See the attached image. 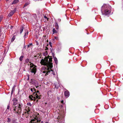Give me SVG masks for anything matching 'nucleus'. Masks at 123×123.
<instances>
[{"label": "nucleus", "instance_id": "22", "mask_svg": "<svg viewBox=\"0 0 123 123\" xmlns=\"http://www.w3.org/2000/svg\"><path fill=\"white\" fill-rule=\"evenodd\" d=\"M35 86L36 88H37L38 87V83L37 82H36L35 83Z\"/></svg>", "mask_w": 123, "mask_h": 123}, {"label": "nucleus", "instance_id": "16", "mask_svg": "<svg viewBox=\"0 0 123 123\" xmlns=\"http://www.w3.org/2000/svg\"><path fill=\"white\" fill-rule=\"evenodd\" d=\"M30 123H37L36 122V121H35V119L31 120L30 122Z\"/></svg>", "mask_w": 123, "mask_h": 123}, {"label": "nucleus", "instance_id": "39", "mask_svg": "<svg viewBox=\"0 0 123 123\" xmlns=\"http://www.w3.org/2000/svg\"><path fill=\"white\" fill-rule=\"evenodd\" d=\"M61 103L63 104H64V101L63 100H62L61 101Z\"/></svg>", "mask_w": 123, "mask_h": 123}, {"label": "nucleus", "instance_id": "5", "mask_svg": "<svg viewBox=\"0 0 123 123\" xmlns=\"http://www.w3.org/2000/svg\"><path fill=\"white\" fill-rule=\"evenodd\" d=\"M48 68V71L47 72L46 75L49 74V73L50 72H51V73L53 75H54L55 74L54 72L51 69V68L50 69Z\"/></svg>", "mask_w": 123, "mask_h": 123}, {"label": "nucleus", "instance_id": "15", "mask_svg": "<svg viewBox=\"0 0 123 123\" xmlns=\"http://www.w3.org/2000/svg\"><path fill=\"white\" fill-rule=\"evenodd\" d=\"M54 58L55 63L57 65L58 63V60L55 57H54Z\"/></svg>", "mask_w": 123, "mask_h": 123}, {"label": "nucleus", "instance_id": "34", "mask_svg": "<svg viewBox=\"0 0 123 123\" xmlns=\"http://www.w3.org/2000/svg\"><path fill=\"white\" fill-rule=\"evenodd\" d=\"M44 17L45 18H46L47 19V20H48V18H47V17H46V16H44Z\"/></svg>", "mask_w": 123, "mask_h": 123}, {"label": "nucleus", "instance_id": "23", "mask_svg": "<svg viewBox=\"0 0 123 123\" xmlns=\"http://www.w3.org/2000/svg\"><path fill=\"white\" fill-rule=\"evenodd\" d=\"M15 86H14L12 88V90L11 91V94H12V93L13 91H14V88L15 89ZM14 90H15V89H14Z\"/></svg>", "mask_w": 123, "mask_h": 123}, {"label": "nucleus", "instance_id": "30", "mask_svg": "<svg viewBox=\"0 0 123 123\" xmlns=\"http://www.w3.org/2000/svg\"><path fill=\"white\" fill-rule=\"evenodd\" d=\"M32 45V43H30L29 44V45H28L27 46V48H29L30 47V46H31Z\"/></svg>", "mask_w": 123, "mask_h": 123}, {"label": "nucleus", "instance_id": "29", "mask_svg": "<svg viewBox=\"0 0 123 123\" xmlns=\"http://www.w3.org/2000/svg\"><path fill=\"white\" fill-rule=\"evenodd\" d=\"M12 123H18L15 120H13L12 121Z\"/></svg>", "mask_w": 123, "mask_h": 123}, {"label": "nucleus", "instance_id": "48", "mask_svg": "<svg viewBox=\"0 0 123 123\" xmlns=\"http://www.w3.org/2000/svg\"><path fill=\"white\" fill-rule=\"evenodd\" d=\"M45 123H48V122H46Z\"/></svg>", "mask_w": 123, "mask_h": 123}, {"label": "nucleus", "instance_id": "18", "mask_svg": "<svg viewBox=\"0 0 123 123\" xmlns=\"http://www.w3.org/2000/svg\"><path fill=\"white\" fill-rule=\"evenodd\" d=\"M24 28V27L23 26H22L20 28V34H21L22 32L23 31V30Z\"/></svg>", "mask_w": 123, "mask_h": 123}, {"label": "nucleus", "instance_id": "50", "mask_svg": "<svg viewBox=\"0 0 123 123\" xmlns=\"http://www.w3.org/2000/svg\"><path fill=\"white\" fill-rule=\"evenodd\" d=\"M38 101V100H37V102Z\"/></svg>", "mask_w": 123, "mask_h": 123}, {"label": "nucleus", "instance_id": "9", "mask_svg": "<svg viewBox=\"0 0 123 123\" xmlns=\"http://www.w3.org/2000/svg\"><path fill=\"white\" fill-rule=\"evenodd\" d=\"M31 113L30 112V110L29 108V107L27 108V107L25 111V113L26 114H30Z\"/></svg>", "mask_w": 123, "mask_h": 123}, {"label": "nucleus", "instance_id": "11", "mask_svg": "<svg viewBox=\"0 0 123 123\" xmlns=\"http://www.w3.org/2000/svg\"><path fill=\"white\" fill-rule=\"evenodd\" d=\"M29 98L30 100H34V101L36 100V98L35 97H33L32 95H30L29 96Z\"/></svg>", "mask_w": 123, "mask_h": 123}, {"label": "nucleus", "instance_id": "10", "mask_svg": "<svg viewBox=\"0 0 123 123\" xmlns=\"http://www.w3.org/2000/svg\"><path fill=\"white\" fill-rule=\"evenodd\" d=\"M64 95L65 97H68L69 95V92L67 90L66 91L64 92Z\"/></svg>", "mask_w": 123, "mask_h": 123}, {"label": "nucleus", "instance_id": "51", "mask_svg": "<svg viewBox=\"0 0 123 123\" xmlns=\"http://www.w3.org/2000/svg\"><path fill=\"white\" fill-rule=\"evenodd\" d=\"M25 0L26 1H27V0Z\"/></svg>", "mask_w": 123, "mask_h": 123}, {"label": "nucleus", "instance_id": "41", "mask_svg": "<svg viewBox=\"0 0 123 123\" xmlns=\"http://www.w3.org/2000/svg\"><path fill=\"white\" fill-rule=\"evenodd\" d=\"M55 38L56 39H58V37H55Z\"/></svg>", "mask_w": 123, "mask_h": 123}, {"label": "nucleus", "instance_id": "38", "mask_svg": "<svg viewBox=\"0 0 123 123\" xmlns=\"http://www.w3.org/2000/svg\"><path fill=\"white\" fill-rule=\"evenodd\" d=\"M49 44L50 45V46L51 47L52 46V45H51V42H49Z\"/></svg>", "mask_w": 123, "mask_h": 123}, {"label": "nucleus", "instance_id": "42", "mask_svg": "<svg viewBox=\"0 0 123 123\" xmlns=\"http://www.w3.org/2000/svg\"><path fill=\"white\" fill-rule=\"evenodd\" d=\"M58 21L60 22L61 21V19H58Z\"/></svg>", "mask_w": 123, "mask_h": 123}, {"label": "nucleus", "instance_id": "19", "mask_svg": "<svg viewBox=\"0 0 123 123\" xmlns=\"http://www.w3.org/2000/svg\"><path fill=\"white\" fill-rule=\"evenodd\" d=\"M18 2V0H14L12 3V4H16Z\"/></svg>", "mask_w": 123, "mask_h": 123}, {"label": "nucleus", "instance_id": "25", "mask_svg": "<svg viewBox=\"0 0 123 123\" xmlns=\"http://www.w3.org/2000/svg\"><path fill=\"white\" fill-rule=\"evenodd\" d=\"M35 121H36V122L37 123V122H39L41 121V120L40 119H35Z\"/></svg>", "mask_w": 123, "mask_h": 123}, {"label": "nucleus", "instance_id": "37", "mask_svg": "<svg viewBox=\"0 0 123 123\" xmlns=\"http://www.w3.org/2000/svg\"><path fill=\"white\" fill-rule=\"evenodd\" d=\"M48 71H43V73H45L46 72V73H47V72ZM46 74H45V75Z\"/></svg>", "mask_w": 123, "mask_h": 123}, {"label": "nucleus", "instance_id": "49", "mask_svg": "<svg viewBox=\"0 0 123 123\" xmlns=\"http://www.w3.org/2000/svg\"><path fill=\"white\" fill-rule=\"evenodd\" d=\"M6 1H9V0H6Z\"/></svg>", "mask_w": 123, "mask_h": 123}, {"label": "nucleus", "instance_id": "21", "mask_svg": "<svg viewBox=\"0 0 123 123\" xmlns=\"http://www.w3.org/2000/svg\"><path fill=\"white\" fill-rule=\"evenodd\" d=\"M24 57V56L23 55L21 56L19 58V60L21 61H22L23 60Z\"/></svg>", "mask_w": 123, "mask_h": 123}, {"label": "nucleus", "instance_id": "36", "mask_svg": "<svg viewBox=\"0 0 123 123\" xmlns=\"http://www.w3.org/2000/svg\"><path fill=\"white\" fill-rule=\"evenodd\" d=\"M36 45H39V43L37 41H36Z\"/></svg>", "mask_w": 123, "mask_h": 123}, {"label": "nucleus", "instance_id": "17", "mask_svg": "<svg viewBox=\"0 0 123 123\" xmlns=\"http://www.w3.org/2000/svg\"><path fill=\"white\" fill-rule=\"evenodd\" d=\"M30 90L32 92H33V93H35L36 92V90L34 88H31L30 89Z\"/></svg>", "mask_w": 123, "mask_h": 123}, {"label": "nucleus", "instance_id": "26", "mask_svg": "<svg viewBox=\"0 0 123 123\" xmlns=\"http://www.w3.org/2000/svg\"><path fill=\"white\" fill-rule=\"evenodd\" d=\"M7 119H8L7 120V122L8 123H9L10 122L11 120V119L10 118H7Z\"/></svg>", "mask_w": 123, "mask_h": 123}, {"label": "nucleus", "instance_id": "43", "mask_svg": "<svg viewBox=\"0 0 123 123\" xmlns=\"http://www.w3.org/2000/svg\"><path fill=\"white\" fill-rule=\"evenodd\" d=\"M57 118L58 119H60V117H58Z\"/></svg>", "mask_w": 123, "mask_h": 123}, {"label": "nucleus", "instance_id": "40", "mask_svg": "<svg viewBox=\"0 0 123 123\" xmlns=\"http://www.w3.org/2000/svg\"><path fill=\"white\" fill-rule=\"evenodd\" d=\"M46 49H45V50H48V48H47V47H45Z\"/></svg>", "mask_w": 123, "mask_h": 123}, {"label": "nucleus", "instance_id": "28", "mask_svg": "<svg viewBox=\"0 0 123 123\" xmlns=\"http://www.w3.org/2000/svg\"><path fill=\"white\" fill-rule=\"evenodd\" d=\"M15 39V36H13V37H12V40H11V41H13L14 39Z\"/></svg>", "mask_w": 123, "mask_h": 123}, {"label": "nucleus", "instance_id": "20", "mask_svg": "<svg viewBox=\"0 0 123 123\" xmlns=\"http://www.w3.org/2000/svg\"><path fill=\"white\" fill-rule=\"evenodd\" d=\"M30 4V2H28L25 4L23 7H25L27 6V5H29Z\"/></svg>", "mask_w": 123, "mask_h": 123}, {"label": "nucleus", "instance_id": "13", "mask_svg": "<svg viewBox=\"0 0 123 123\" xmlns=\"http://www.w3.org/2000/svg\"><path fill=\"white\" fill-rule=\"evenodd\" d=\"M28 31H27L25 32V35L24 36V38H26L27 37V35L28 34Z\"/></svg>", "mask_w": 123, "mask_h": 123}, {"label": "nucleus", "instance_id": "24", "mask_svg": "<svg viewBox=\"0 0 123 123\" xmlns=\"http://www.w3.org/2000/svg\"><path fill=\"white\" fill-rule=\"evenodd\" d=\"M48 53L47 51H46V52L43 53V55L44 56H46L47 55Z\"/></svg>", "mask_w": 123, "mask_h": 123}, {"label": "nucleus", "instance_id": "3", "mask_svg": "<svg viewBox=\"0 0 123 123\" xmlns=\"http://www.w3.org/2000/svg\"><path fill=\"white\" fill-rule=\"evenodd\" d=\"M111 7L109 5L104 4L101 9L102 14L106 15L109 14L111 12Z\"/></svg>", "mask_w": 123, "mask_h": 123}, {"label": "nucleus", "instance_id": "47", "mask_svg": "<svg viewBox=\"0 0 123 123\" xmlns=\"http://www.w3.org/2000/svg\"><path fill=\"white\" fill-rule=\"evenodd\" d=\"M57 99H58L59 100V98L58 97H57Z\"/></svg>", "mask_w": 123, "mask_h": 123}, {"label": "nucleus", "instance_id": "7", "mask_svg": "<svg viewBox=\"0 0 123 123\" xmlns=\"http://www.w3.org/2000/svg\"><path fill=\"white\" fill-rule=\"evenodd\" d=\"M13 104L12 105V106H15L17 104H18V100L16 98H14L13 100Z\"/></svg>", "mask_w": 123, "mask_h": 123}, {"label": "nucleus", "instance_id": "35", "mask_svg": "<svg viewBox=\"0 0 123 123\" xmlns=\"http://www.w3.org/2000/svg\"><path fill=\"white\" fill-rule=\"evenodd\" d=\"M2 18H3L2 17H0V21H1V20H2Z\"/></svg>", "mask_w": 123, "mask_h": 123}, {"label": "nucleus", "instance_id": "1", "mask_svg": "<svg viewBox=\"0 0 123 123\" xmlns=\"http://www.w3.org/2000/svg\"><path fill=\"white\" fill-rule=\"evenodd\" d=\"M52 61V58H47V57H45L44 59H42L40 62L42 65L46 66L48 68L51 69L53 66Z\"/></svg>", "mask_w": 123, "mask_h": 123}, {"label": "nucleus", "instance_id": "4", "mask_svg": "<svg viewBox=\"0 0 123 123\" xmlns=\"http://www.w3.org/2000/svg\"><path fill=\"white\" fill-rule=\"evenodd\" d=\"M30 71L32 73H33L35 74L37 71L36 66L33 64L32 63H31L30 62Z\"/></svg>", "mask_w": 123, "mask_h": 123}, {"label": "nucleus", "instance_id": "12", "mask_svg": "<svg viewBox=\"0 0 123 123\" xmlns=\"http://www.w3.org/2000/svg\"><path fill=\"white\" fill-rule=\"evenodd\" d=\"M55 26L56 29L58 31L59 29V26L57 23L55 22Z\"/></svg>", "mask_w": 123, "mask_h": 123}, {"label": "nucleus", "instance_id": "14", "mask_svg": "<svg viewBox=\"0 0 123 123\" xmlns=\"http://www.w3.org/2000/svg\"><path fill=\"white\" fill-rule=\"evenodd\" d=\"M58 31L57 30H55V28H53V34H54L55 33H57V32Z\"/></svg>", "mask_w": 123, "mask_h": 123}, {"label": "nucleus", "instance_id": "31", "mask_svg": "<svg viewBox=\"0 0 123 123\" xmlns=\"http://www.w3.org/2000/svg\"><path fill=\"white\" fill-rule=\"evenodd\" d=\"M33 17H34L35 18V20H36L37 19V16L36 15V14H34V15Z\"/></svg>", "mask_w": 123, "mask_h": 123}, {"label": "nucleus", "instance_id": "2", "mask_svg": "<svg viewBox=\"0 0 123 123\" xmlns=\"http://www.w3.org/2000/svg\"><path fill=\"white\" fill-rule=\"evenodd\" d=\"M23 105L22 103H19L16 106H12L10 110H12L13 113L18 115L20 114L21 113Z\"/></svg>", "mask_w": 123, "mask_h": 123}, {"label": "nucleus", "instance_id": "33", "mask_svg": "<svg viewBox=\"0 0 123 123\" xmlns=\"http://www.w3.org/2000/svg\"><path fill=\"white\" fill-rule=\"evenodd\" d=\"M9 108H10L9 106V105H8L7 106V109H9Z\"/></svg>", "mask_w": 123, "mask_h": 123}, {"label": "nucleus", "instance_id": "45", "mask_svg": "<svg viewBox=\"0 0 123 123\" xmlns=\"http://www.w3.org/2000/svg\"><path fill=\"white\" fill-rule=\"evenodd\" d=\"M41 123H43V121H42L41 122Z\"/></svg>", "mask_w": 123, "mask_h": 123}, {"label": "nucleus", "instance_id": "32", "mask_svg": "<svg viewBox=\"0 0 123 123\" xmlns=\"http://www.w3.org/2000/svg\"><path fill=\"white\" fill-rule=\"evenodd\" d=\"M27 105H28L31 106V105L30 103H28L27 104Z\"/></svg>", "mask_w": 123, "mask_h": 123}, {"label": "nucleus", "instance_id": "27", "mask_svg": "<svg viewBox=\"0 0 123 123\" xmlns=\"http://www.w3.org/2000/svg\"><path fill=\"white\" fill-rule=\"evenodd\" d=\"M25 62L26 63H28L29 62V59H27L25 60Z\"/></svg>", "mask_w": 123, "mask_h": 123}, {"label": "nucleus", "instance_id": "6", "mask_svg": "<svg viewBox=\"0 0 123 123\" xmlns=\"http://www.w3.org/2000/svg\"><path fill=\"white\" fill-rule=\"evenodd\" d=\"M16 11V9H15L14 10L12 11L11 12H10L8 15V16L9 17H11L15 12Z\"/></svg>", "mask_w": 123, "mask_h": 123}, {"label": "nucleus", "instance_id": "44", "mask_svg": "<svg viewBox=\"0 0 123 123\" xmlns=\"http://www.w3.org/2000/svg\"><path fill=\"white\" fill-rule=\"evenodd\" d=\"M39 92V91H37V92H37V93H38V92Z\"/></svg>", "mask_w": 123, "mask_h": 123}, {"label": "nucleus", "instance_id": "8", "mask_svg": "<svg viewBox=\"0 0 123 123\" xmlns=\"http://www.w3.org/2000/svg\"><path fill=\"white\" fill-rule=\"evenodd\" d=\"M33 95L34 96H35V98L36 99H40L41 98L40 97V95H39H39H37V93H33Z\"/></svg>", "mask_w": 123, "mask_h": 123}, {"label": "nucleus", "instance_id": "46", "mask_svg": "<svg viewBox=\"0 0 123 123\" xmlns=\"http://www.w3.org/2000/svg\"><path fill=\"white\" fill-rule=\"evenodd\" d=\"M53 55V56H54V54L53 53V55Z\"/></svg>", "mask_w": 123, "mask_h": 123}]
</instances>
